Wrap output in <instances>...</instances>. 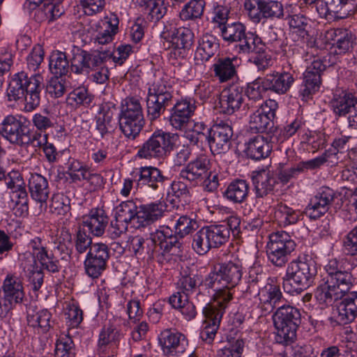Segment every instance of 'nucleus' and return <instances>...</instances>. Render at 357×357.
<instances>
[{
	"label": "nucleus",
	"mask_w": 357,
	"mask_h": 357,
	"mask_svg": "<svg viewBox=\"0 0 357 357\" xmlns=\"http://www.w3.org/2000/svg\"><path fill=\"white\" fill-rule=\"evenodd\" d=\"M165 208V204L161 202L140 206L137 216L138 224H135V227H145L158 220L163 215Z\"/></svg>",
	"instance_id": "nucleus-30"
},
{
	"label": "nucleus",
	"mask_w": 357,
	"mask_h": 357,
	"mask_svg": "<svg viewBox=\"0 0 357 357\" xmlns=\"http://www.w3.org/2000/svg\"><path fill=\"white\" fill-rule=\"evenodd\" d=\"M243 275V266L238 258L219 263L204 280V284L214 291H217L219 301H230L233 294L231 289L241 281Z\"/></svg>",
	"instance_id": "nucleus-1"
},
{
	"label": "nucleus",
	"mask_w": 357,
	"mask_h": 357,
	"mask_svg": "<svg viewBox=\"0 0 357 357\" xmlns=\"http://www.w3.org/2000/svg\"><path fill=\"white\" fill-rule=\"evenodd\" d=\"M159 340L164 353L169 357L183 353L188 346V340L183 334L171 330L162 331Z\"/></svg>",
	"instance_id": "nucleus-25"
},
{
	"label": "nucleus",
	"mask_w": 357,
	"mask_h": 357,
	"mask_svg": "<svg viewBox=\"0 0 357 357\" xmlns=\"http://www.w3.org/2000/svg\"><path fill=\"white\" fill-rule=\"evenodd\" d=\"M188 297L178 291L169 297L168 302L173 308L179 310L186 319L190 320L195 317L197 312L195 304L189 301Z\"/></svg>",
	"instance_id": "nucleus-40"
},
{
	"label": "nucleus",
	"mask_w": 357,
	"mask_h": 357,
	"mask_svg": "<svg viewBox=\"0 0 357 357\" xmlns=\"http://www.w3.org/2000/svg\"><path fill=\"white\" fill-rule=\"evenodd\" d=\"M56 357H75V347L68 335L62 334L57 339L55 346Z\"/></svg>",
	"instance_id": "nucleus-54"
},
{
	"label": "nucleus",
	"mask_w": 357,
	"mask_h": 357,
	"mask_svg": "<svg viewBox=\"0 0 357 357\" xmlns=\"http://www.w3.org/2000/svg\"><path fill=\"white\" fill-rule=\"evenodd\" d=\"M31 197L41 204H46L49 196L48 181L39 174H31L28 182Z\"/></svg>",
	"instance_id": "nucleus-34"
},
{
	"label": "nucleus",
	"mask_w": 357,
	"mask_h": 357,
	"mask_svg": "<svg viewBox=\"0 0 357 357\" xmlns=\"http://www.w3.org/2000/svg\"><path fill=\"white\" fill-rule=\"evenodd\" d=\"M330 153L325 151L321 155L307 161L298 162L294 167L284 168V164L280 163L278 178L283 184L287 183L291 179L296 178L299 174L320 167L327 162Z\"/></svg>",
	"instance_id": "nucleus-20"
},
{
	"label": "nucleus",
	"mask_w": 357,
	"mask_h": 357,
	"mask_svg": "<svg viewBox=\"0 0 357 357\" xmlns=\"http://www.w3.org/2000/svg\"><path fill=\"white\" fill-rule=\"evenodd\" d=\"M214 307L213 305L208 306L204 310V316L206 317V321H204L205 326L200 333V337L202 340L208 344H211L214 340L222 315L225 313L224 307H222L214 314Z\"/></svg>",
	"instance_id": "nucleus-29"
},
{
	"label": "nucleus",
	"mask_w": 357,
	"mask_h": 357,
	"mask_svg": "<svg viewBox=\"0 0 357 357\" xmlns=\"http://www.w3.org/2000/svg\"><path fill=\"white\" fill-rule=\"evenodd\" d=\"M249 189V184L246 181L236 179L228 185L223 195L234 204H241L246 200Z\"/></svg>",
	"instance_id": "nucleus-38"
},
{
	"label": "nucleus",
	"mask_w": 357,
	"mask_h": 357,
	"mask_svg": "<svg viewBox=\"0 0 357 357\" xmlns=\"http://www.w3.org/2000/svg\"><path fill=\"white\" fill-rule=\"evenodd\" d=\"M110 59V51L95 52L93 53L86 51V75H89L93 70Z\"/></svg>",
	"instance_id": "nucleus-56"
},
{
	"label": "nucleus",
	"mask_w": 357,
	"mask_h": 357,
	"mask_svg": "<svg viewBox=\"0 0 357 357\" xmlns=\"http://www.w3.org/2000/svg\"><path fill=\"white\" fill-rule=\"evenodd\" d=\"M278 108V102L272 99L266 100L260 107L250 114L249 130L252 133H263L273 128V119Z\"/></svg>",
	"instance_id": "nucleus-12"
},
{
	"label": "nucleus",
	"mask_w": 357,
	"mask_h": 357,
	"mask_svg": "<svg viewBox=\"0 0 357 357\" xmlns=\"http://www.w3.org/2000/svg\"><path fill=\"white\" fill-rule=\"evenodd\" d=\"M241 62V59L237 56H225L215 59L211 66L214 77L220 83L234 79L237 77V69Z\"/></svg>",
	"instance_id": "nucleus-21"
},
{
	"label": "nucleus",
	"mask_w": 357,
	"mask_h": 357,
	"mask_svg": "<svg viewBox=\"0 0 357 357\" xmlns=\"http://www.w3.org/2000/svg\"><path fill=\"white\" fill-rule=\"evenodd\" d=\"M288 23L293 33H296L303 39L309 36L307 28L309 26L308 19L302 14L289 15Z\"/></svg>",
	"instance_id": "nucleus-52"
},
{
	"label": "nucleus",
	"mask_w": 357,
	"mask_h": 357,
	"mask_svg": "<svg viewBox=\"0 0 357 357\" xmlns=\"http://www.w3.org/2000/svg\"><path fill=\"white\" fill-rule=\"evenodd\" d=\"M314 296L317 301L322 306L331 305L335 301L342 298L324 279L323 282L317 287Z\"/></svg>",
	"instance_id": "nucleus-47"
},
{
	"label": "nucleus",
	"mask_w": 357,
	"mask_h": 357,
	"mask_svg": "<svg viewBox=\"0 0 357 357\" xmlns=\"http://www.w3.org/2000/svg\"><path fill=\"white\" fill-rule=\"evenodd\" d=\"M222 40L228 44L238 45L245 33L247 32L246 26L240 22L228 23L220 29Z\"/></svg>",
	"instance_id": "nucleus-45"
},
{
	"label": "nucleus",
	"mask_w": 357,
	"mask_h": 357,
	"mask_svg": "<svg viewBox=\"0 0 357 357\" xmlns=\"http://www.w3.org/2000/svg\"><path fill=\"white\" fill-rule=\"evenodd\" d=\"M138 214L139 208L132 200L123 202L116 207L115 215L117 222L130 223L135 227V224H138Z\"/></svg>",
	"instance_id": "nucleus-44"
},
{
	"label": "nucleus",
	"mask_w": 357,
	"mask_h": 357,
	"mask_svg": "<svg viewBox=\"0 0 357 357\" xmlns=\"http://www.w3.org/2000/svg\"><path fill=\"white\" fill-rule=\"evenodd\" d=\"M265 86L268 91L279 95L285 94L294 82L293 75L288 72L273 73L267 75L265 77Z\"/></svg>",
	"instance_id": "nucleus-31"
},
{
	"label": "nucleus",
	"mask_w": 357,
	"mask_h": 357,
	"mask_svg": "<svg viewBox=\"0 0 357 357\" xmlns=\"http://www.w3.org/2000/svg\"><path fill=\"white\" fill-rule=\"evenodd\" d=\"M233 129L230 125L222 121L215 123L211 128L208 144L213 153L220 154L229 150Z\"/></svg>",
	"instance_id": "nucleus-17"
},
{
	"label": "nucleus",
	"mask_w": 357,
	"mask_h": 357,
	"mask_svg": "<svg viewBox=\"0 0 357 357\" xmlns=\"http://www.w3.org/2000/svg\"><path fill=\"white\" fill-rule=\"evenodd\" d=\"M296 243L286 231H277L269 236L266 245L268 259L274 266H284L289 261Z\"/></svg>",
	"instance_id": "nucleus-10"
},
{
	"label": "nucleus",
	"mask_w": 357,
	"mask_h": 357,
	"mask_svg": "<svg viewBox=\"0 0 357 357\" xmlns=\"http://www.w3.org/2000/svg\"><path fill=\"white\" fill-rule=\"evenodd\" d=\"M258 307L265 315L271 312L284 299L279 285L268 283L258 293Z\"/></svg>",
	"instance_id": "nucleus-26"
},
{
	"label": "nucleus",
	"mask_w": 357,
	"mask_h": 357,
	"mask_svg": "<svg viewBox=\"0 0 357 357\" xmlns=\"http://www.w3.org/2000/svg\"><path fill=\"white\" fill-rule=\"evenodd\" d=\"M4 308L13 315L15 305L21 303L24 298V291L21 279L15 273H8L3 282Z\"/></svg>",
	"instance_id": "nucleus-18"
},
{
	"label": "nucleus",
	"mask_w": 357,
	"mask_h": 357,
	"mask_svg": "<svg viewBox=\"0 0 357 357\" xmlns=\"http://www.w3.org/2000/svg\"><path fill=\"white\" fill-rule=\"evenodd\" d=\"M143 110L139 100L128 97L122 105L119 116L120 130L126 137L135 139L144 126Z\"/></svg>",
	"instance_id": "nucleus-5"
},
{
	"label": "nucleus",
	"mask_w": 357,
	"mask_h": 357,
	"mask_svg": "<svg viewBox=\"0 0 357 357\" xmlns=\"http://www.w3.org/2000/svg\"><path fill=\"white\" fill-rule=\"evenodd\" d=\"M48 135L46 133H34L33 142V146L41 147L47 160L50 163H54L58 160V152L56 147L52 143H49Z\"/></svg>",
	"instance_id": "nucleus-49"
},
{
	"label": "nucleus",
	"mask_w": 357,
	"mask_h": 357,
	"mask_svg": "<svg viewBox=\"0 0 357 357\" xmlns=\"http://www.w3.org/2000/svg\"><path fill=\"white\" fill-rule=\"evenodd\" d=\"M172 87L163 79H155L148 89L147 114L151 121L158 119L172 103Z\"/></svg>",
	"instance_id": "nucleus-6"
},
{
	"label": "nucleus",
	"mask_w": 357,
	"mask_h": 357,
	"mask_svg": "<svg viewBox=\"0 0 357 357\" xmlns=\"http://www.w3.org/2000/svg\"><path fill=\"white\" fill-rule=\"evenodd\" d=\"M219 48L218 38L210 33H204L199 40V45L195 52V59L207 61L215 55Z\"/></svg>",
	"instance_id": "nucleus-37"
},
{
	"label": "nucleus",
	"mask_w": 357,
	"mask_h": 357,
	"mask_svg": "<svg viewBox=\"0 0 357 357\" xmlns=\"http://www.w3.org/2000/svg\"><path fill=\"white\" fill-rule=\"evenodd\" d=\"M236 47L238 54L245 55L264 53L266 50L261 37L252 31H247Z\"/></svg>",
	"instance_id": "nucleus-32"
},
{
	"label": "nucleus",
	"mask_w": 357,
	"mask_h": 357,
	"mask_svg": "<svg viewBox=\"0 0 357 357\" xmlns=\"http://www.w3.org/2000/svg\"><path fill=\"white\" fill-rule=\"evenodd\" d=\"M355 0H321L317 11L326 20L344 19L354 13Z\"/></svg>",
	"instance_id": "nucleus-16"
},
{
	"label": "nucleus",
	"mask_w": 357,
	"mask_h": 357,
	"mask_svg": "<svg viewBox=\"0 0 357 357\" xmlns=\"http://www.w3.org/2000/svg\"><path fill=\"white\" fill-rule=\"evenodd\" d=\"M273 320L276 329L277 342L283 344L292 342L301 322L300 310L292 305H283L277 308Z\"/></svg>",
	"instance_id": "nucleus-4"
},
{
	"label": "nucleus",
	"mask_w": 357,
	"mask_h": 357,
	"mask_svg": "<svg viewBox=\"0 0 357 357\" xmlns=\"http://www.w3.org/2000/svg\"><path fill=\"white\" fill-rule=\"evenodd\" d=\"M197 226L196 220L186 215H181L174 224V232L176 235L183 238L195 230Z\"/></svg>",
	"instance_id": "nucleus-58"
},
{
	"label": "nucleus",
	"mask_w": 357,
	"mask_h": 357,
	"mask_svg": "<svg viewBox=\"0 0 357 357\" xmlns=\"http://www.w3.org/2000/svg\"><path fill=\"white\" fill-rule=\"evenodd\" d=\"M114 110V106H111L108 103H104L100 106L98 113L96 116V129L99 132L101 139L109 134L113 128L112 123Z\"/></svg>",
	"instance_id": "nucleus-35"
},
{
	"label": "nucleus",
	"mask_w": 357,
	"mask_h": 357,
	"mask_svg": "<svg viewBox=\"0 0 357 357\" xmlns=\"http://www.w3.org/2000/svg\"><path fill=\"white\" fill-rule=\"evenodd\" d=\"M340 300L331 320L337 325H344L357 317V291L346 294Z\"/></svg>",
	"instance_id": "nucleus-23"
},
{
	"label": "nucleus",
	"mask_w": 357,
	"mask_h": 357,
	"mask_svg": "<svg viewBox=\"0 0 357 357\" xmlns=\"http://www.w3.org/2000/svg\"><path fill=\"white\" fill-rule=\"evenodd\" d=\"M324 280L327 282L341 297L345 296L353 286V277L351 273L343 271L337 274L325 276Z\"/></svg>",
	"instance_id": "nucleus-42"
},
{
	"label": "nucleus",
	"mask_w": 357,
	"mask_h": 357,
	"mask_svg": "<svg viewBox=\"0 0 357 357\" xmlns=\"http://www.w3.org/2000/svg\"><path fill=\"white\" fill-rule=\"evenodd\" d=\"M52 314L47 310L36 311L29 309L27 314L28 325L38 330V333H45L51 327Z\"/></svg>",
	"instance_id": "nucleus-43"
},
{
	"label": "nucleus",
	"mask_w": 357,
	"mask_h": 357,
	"mask_svg": "<svg viewBox=\"0 0 357 357\" xmlns=\"http://www.w3.org/2000/svg\"><path fill=\"white\" fill-rule=\"evenodd\" d=\"M317 274L315 261L308 255L299 256L287 266L282 278L284 291L291 295H298L311 286Z\"/></svg>",
	"instance_id": "nucleus-3"
},
{
	"label": "nucleus",
	"mask_w": 357,
	"mask_h": 357,
	"mask_svg": "<svg viewBox=\"0 0 357 357\" xmlns=\"http://www.w3.org/2000/svg\"><path fill=\"white\" fill-rule=\"evenodd\" d=\"M243 7L249 20L255 24L284 17L283 4L277 0H245Z\"/></svg>",
	"instance_id": "nucleus-8"
},
{
	"label": "nucleus",
	"mask_w": 357,
	"mask_h": 357,
	"mask_svg": "<svg viewBox=\"0 0 357 357\" xmlns=\"http://www.w3.org/2000/svg\"><path fill=\"white\" fill-rule=\"evenodd\" d=\"M265 84V78L262 80L256 79L249 83L245 91L248 98L255 101L261 100L264 93L268 91V87H266Z\"/></svg>",
	"instance_id": "nucleus-64"
},
{
	"label": "nucleus",
	"mask_w": 357,
	"mask_h": 357,
	"mask_svg": "<svg viewBox=\"0 0 357 357\" xmlns=\"http://www.w3.org/2000/svg\"><path fill=\"white\" fill-rule=\"evenodd\" d=\"M357 105V99L350 93L342 91L339 95H335L331 100L333 112L338 116L349 114Z\"/></svg>",
	"instance_id": "nucleus-39"
},
{
	"label": "nucleus",
	"mask_w": 357,
	"mask_h": 357,
	"mask_svg": "<svg viewBox=\"0 0 357 357\" xmlns=\"http://www.w3.org/2000/svg\"><path fill=\"white\" fill-rule=\"evenodd\" d=\"M174 135L162 130H157L138 147L136 156L140 159H160L174 146Z\"/></svg>",
	"instance_id": "nucleus-9"
},
{
	"label": "nucleus",
	"mask_w": 357,
	"mask_h": 357,
	"mask_svg": "<svg viewBox=\"0 0 357 357\" xmlns=\"http://www.w3.org/2000/svg\"><path fill=\"white\" fill-rule=\"evenodd\" d=\"M198 291L195 297V301L198 305L203 307V313L204 314V310L208 306H213L214 307V314L216 311H219L220 309L224 307V311L225 310L227 303L229 301H219L217 296V291H215V293L213 295L214 301L213 303H210V296L207 294L202 292L199 289H197Z\"/></svg>",
	"instance_id": "nucleus-57"
},
{
	"label": "nucleus",
	"mask_w": 357,
	"mask_h": 357,
	"mask_svg": "<svg viewBox=\"0 0 357 357\" xmlns=\"http://www.w3.org/2000/svg\"><path fill=\"white\" fill-rule=\"evenodd\" d=\"M22 267L32 289L35 291H38L43 284L44 273L42 268L38 266L36 260H26L22 263Z\"/></svg>",
	"instance_id": "nucleus-41"
},
{
	"label": "nucleus",
	"mask_w": 357,
	"mask_h": 357,
	"mask_svg": "<svg viewBox=\"0 0 357 357\" xmlns=\"http://www.w3.org/2000/svg\"><path fill=\"white\" fill-rule=\"evenodd\" d=\"M271 150V144L264 136L259 135L250 139L246 153L250 158L258 160L268 157Z\"/></svg>",
	"instance_id": "nucleus-36"
},
{
	"label": "nucleus",
	"mask_w": 357,
	"mask_h": 357,
	"mask_svg": "<svg viewBox=\"0 0 357 357\" xmlns=\"http://www.w3.org/2000/svg\"><path fill=\"white\" fill-rule=\"evenodd\" d=\"M168 178L162 172L153 166H144L138 169L135 182L137 190L145 191L149 189L161 190Z\"/></svg>",
	"instance_id": "nucleus-15"
},
{
	"label": "nucleus",
	"mask_w": 357,
	"mask_h": 357,
	"mask_svg": "<svg viewBox=\"0 0 357 357\" xmlns=\"http://www.w3.org/2000/svg\"><path fill=\"white\" fill-rule=\"evenodd\" d=\"M243 89L232 86L224 89L220 96L219 104L221 112L227 114H232L238 110L243 102Z\"/></svg>",
	"instance_id": "nucleus-27"
},
{
	"label": "nucleus",
	"mask_w": 357,
	"mask_h": 357,
	"mask_svg": "<svg viewBox=\"0 0 357 357\" xmlns=\"http://www.w3.org/2000/svg\"><path fill=\"white\" fill-rule=\"evenodd\" d=\"M253 174L252 183L257 197H264L273 191L276 179L272 172L261 170Z\"/></svg>",
	"instance_id": "nucleus-33"
},
{
	"label": "nucleus",
	"mask_w": 357,
	"mask_h": 357,
	"mask_svg": "<svg viewBox=\"0 0 357 357\" xmlns=\"http://www.w3.org/2000/svg\"><path fill=\"white\" fill-rule=\"evenodd\" d=\"M162 38L168 43V48L174 50V54L183 57L194 43V33L188 28H174L170 30H164L160 33Z\"/></svg>",
	"instance_id": "nucleus-14"
},
{
	"label": "nucleus",
	"mask_w": 357,
	"mask_h": 357,
	"mask_svg": "<svg viewBox=\"0 0 357 357\" xmlns=\"http://www.w3.org/2000/svg\"><path fill=\"white\" fill-rule=\"evenodd\" d=\"M119 20L114 14L105 17L103 22L104 30L100 31L96 37L98 44L105 45L113 40L114 35L118 32Z\"/></svg>",
	"instance_id": "nucleus-46"
},
{
	"label": "nucleus",
	"mask_w": 357,
	"mask_h": 357,
	"mask_svg": "<svg viewBox=\"0 0 357 357\" xmlns=\"http://www.w3.org/2000/svg\"><path fill=\"white\" fill-rule=\"evenodd\" d=\"M50 211L56 215H66L70 211V200L62 193H56L52 195Z\"/></svg>",
	"instance_id": "nucleus-53"
},
{
	"label": "nucleus",
	"mask_w": 357,
	"mask_h": 357,
	"mask_svg": "<svg viewBox=\"0 0 357 357\" xmlns=\"http://www.w3.org/2000/svg\"><path fill=\"white\" fill-rule=\"evenodd\" d=\"M49 66L51 72L56 76L62 77L66 75L70 66L66 53L60 51L53 52L50 56Z\"/></svg>",
	"instance_id": "nucleus-50"
},
{
	"label": "nucleus",
	"mask_w": 357,
	"mask_h": 357,
	"mask_svg": "<svg viewBox=\"0 0 357 357\" xmlns=\"http://www.w3.org/2000/svg\"><path fill=\"white\" fill-rule=\"evenodd\" d=\"M274 215L280 225L287 226L296 223L301 213L298 211L294 210L286 204H280L275 208Z\"/></svg>",
	"instance_id": "nucleus-51"
},
{
	"label": "nucleus",
	"mask_w": 357,
	"mask_h": 357,
	"mask_svg": "<svg viewBox=\"0 0 357 357\" xmlns=\"http://www.w3.org/2000/svg\"><path fill=\"white\" fill-rule=\"evenodd\" d=\"M205 6L204 0H190L180 11L179 16L183 21L200 19L204 14Z\"/></svg>",
	"instance_id": "nucleus-48"
},
{
	"label": "nucleus",
	"mask_w": 357,
	"mask_h": 357,
	"mask_svg": "<svg viewBox=\"0 0 357 357\" xmlns=\"http://www.w3.org/2000/svg\"><path fill=\"white\" fill-rule=\"evenodd\" d=\"M187 129H190L192 130V133L188 134V138L193 144L197 145L204 139L208 142L211 128H208L204 123L192 121L190 127L187 128Z\"/></svg>",
	"instance_id": "nucleus-55"
},
{
	"label": "nucleus",
	"mask_w": 357,
	"mask_h": 357,
	"mask_svg": "<svg viewBox=\"0 0 357 357\" xmlns=\"http://www.w3.org/2000/svg\"><path fill=\"white\" fill-rule=\"evenodd\" d=\"M329 209V206L324 204L317 197L311 198L308 205L305 208V214L312 220H316L324 215Z\"/></svg>",
	"instance_id": "nucleus-62"
},
{
	"label": "nucleus",
	"mask_w": 357,
	"mask_h": 357,
	"mask_svg": "<svg viewBox=\"0 0 357 357\" xmlns=\"http://www.w3.org/2000/svg\"><path fill=\"white\" fill-rule=\"evenodd\" d=\"M229 239L226 226L211 225L197 231L192 238V246L199 255L207 253L212 248H218L225 244Z\"/></svg>",
	"instance_id": "nucleus-7"
},
{
	"label": "nucleus",
	"mask_w": 357,
	"mask_h": 357,
	"mask_svg": "<svg viewBox=\"0 0 357 357\" xmlns=\"http://www.w3.org/2000/svg\"><path fill=\"white\" fill-rule=\"evenodd\" d=\"M109 217L105 210L100 208H92L83 217L82 224L88 228L90 234L102 236L108 225Z\"/></svg>",
	"instance_id": "nucleus-28"
},
{
	"label": "nucleus",
	"mask_w": 357,
	"mask_h": 357,
	"mask_svg": "<svg viewBox=\"0 0 357 357\" xmlns=\"http://www.w3.org/2000/svg\"><path fill=\"white\" fill-rule=\"evenodd\" d=\"M0 135L10 144L24 146L33 142L29 128L17 116L10 114L6 116L0 125Z\"/></svg>",
	"instance_id": "nucleus-11"
},
{
	"label": "nucleus",
	"mask_w": 357,
	"mask_h": 357,
	"mask_svg": "<svg viewBox=\"0 0 357 357\" xmlns=\"http://www.w3.org/2000/svg\"><path fill=\"white\" fill-rule=\"evenodd\" d=\"M327 61L319 56H314L313 61L307 67L303 74V82L299 91L303 99L318 91L321 84V75L326 70Z\"/></svg>",
	"instance_id": "nucleus-13"
},
{
	"label": "nucleus",
	"mask_w": 357,
	"mask_h": 357,
	"mask_svg": "<svg viewBox=\"0 0 357 357\" xmlns=\"http://www.w3.org/2000/svg\"><path fill=\"white\" fill-rule=\"evenodd\" d=\"M210 160L205 154H199L181 170L179 176L196 185L202 182L208 175Z\"/></svg>",
	"instance_id": "nucleus-22"
},
{
	"label": "nucleus",
	"mask_w": 357,
	"mask_h": 357,
	"mask_svg": "<svg viewBox=\"0 0 357 357\" xmlns=\"http://www.w3.org/2000/svg\"><path fill=\"white\" fill-rule=\"evenodd\" d=\"M110 257V251L107 245L102 243H95L91 247L87 252L86 257L95 261L107 264Z\"/></svg>",
	"instance_id": "nucleus-60"
},
{
	"label": "nucleus",
	"mask_w": 357,
	"mask_h": 357,
	"mask_svg": "<svg viewBox=\"0 0 357 357\" xmlns=\"http://www.w3.org/2000/svg\"><path fill=\"white\" fill-rule=\"evenodd\" d=\"M28 248L33 255L31 259H37L43 268L55 273L59 272L61 266L54 255L49 253L46 243L40 236H34L29 243Z\"/></svg>",
	"instance_id": "nucleus-19"
},
{
	"label": "nucleus",
	"mask_w": 357,
	"mask_h": 357,
	"mask_svg": "<svg viewBox=\"0 0 357 357\" xmlns=\"http://www.w3.org/2000/svg\"><path fill=\"white\" fill-rule=\"evenodd\" d=\"M43 81V77L40 74L30 77L24 71L15 74L7 89L8 100L23 102V110L26 112H32L40 105Z\"/></svg>",
	"instance_id": "nucleus-2"
},
{
	"label": "nucleus",
	"mask_w": 357,
	"mask_h": 357,
	"mask_svg": "<svg viewBox=\"0 0 357 357\" xmlns=\"http://www.w3.org/2000/svg\"><path fill=\"white\" fill-rule=\"evenodd\" d=\"M88 172V167L78 160L69 159L67 174L73 182L83 181Z\"/></svg>",
	"instance_id": "nucleus-59"
},
{
	"label": "nucleus",
	"mask_w": 357,
	"mask_h": 357,
	"mask_svg": "<svg viewBox=\"0 0 357 357\" xmlns=\"http://www.w3.org/2000/svg\"><path fill=\"white\" fill-rule=\"evenodd\" d=\"M326 36L336 54H344L351 52L356 43L355 35L347 29H330L326 32Z\"/></svg>",
	"instance_id": "nucleus-24"
},
{
	"label": "nucleus",
	"mask_w": 357,
	"mask_h": 357,
	"mask_svg": "<svg viewBox=\"0 0 357 357\" xmlns=\"http://www.w3.org/2000/svg\"><path fill=\"white\" fill-rule=\"evenodd\" d=\"M93 99V96L84 87H79L73 91L68 97V101L70 105L89 106Z\"/></svg>",
	"instance_id": "nucleus-63"
},
{
	"label": "nucleus",
	"mask_w": 357,
	"mask_h": 357,
	"mask_svg": "<svg viewBox=\"0 0 357 357\" xmlns=\"http://www.w3.org/2000/svg\"><path fill=\"white\" fill-rule=\"evenodd\" d=\"M86 51L77 49L70 59L71 71L77 75H86Z\"/></svg>",
	"instance_id": "nucleus-61"
}]
</instances>
